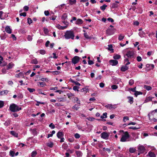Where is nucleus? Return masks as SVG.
<instances>
[{"label":"nucleus","instance_id":"f257e3e1","mask_svg":"<svg viewBox=\"0 0 157 157\" xmlns=\"http://www.w3.org/2000/svg\"><path fill=\"white\" fill-rule=\"evenodd\" d=\"M119 132L120 133L123 132L124 133V134L122 135L120 141L121 142L129 141L127 140L129 138L130 136L128 132L127 131L124 132L123 130H120Z\"/></svg>","mask_w":157,"mask_h":157},{"label":"nucleus","instance_id":"f03ea898","mask_svg":"<svg viewBox=\"0 0 157 157\" xmlns=\"http://www.w3.org/2000/svg\"><path fill=\"white\" fill-rule=\"evenodd\" d=\"M9 109L11 112H18L22 109L21 107H19L17 105L14 103H13L10 105Z\"/></svg>","mask_w":157,"mask_h":157},{"label":"nucleus","instance_id":"7ed1b4c3","mask_svg":"<svg viewBox=\"0 0 157 157\" xmlns=\"http://www.w3.org/2000/svg\"><path fill=\"white\" fill-rule=\"evenodd\" d=\"M64 36L67 39H71L73 40L75 37L74 32L71 30L67 31Z\"/></svg>","mask_w":157,"mask_h":157},{"label":"nucleus","instance_id":"20e7f679","mask_svg":"<svg viewBox=\"0 0 157 157\" xmlns=\"http://www.w3.org/2000/svg\"><path fill=\"white\" fill-rule=\"evenodd\" d=\"M110 135L109 132H103L101 134V137L104 139L108 140Z\"/></svg>","mask_w":157,"mask_h":157},{"label":"nucleus","instance_id":"39448f33","mask_svg":"<svg viewBox=\"0 0 157 157\" xmlns=\"http://www.w3.org/2000/svg\"><path fill=\"white\" fill-rule=\"evenodd\" d=\"M134 53L133 51H128L125 55L128 58L130 59L133 58L134 57Z\"/></svg>","mask_w":157,"mask_h":157},{"label":"nucleus","instance_id":"423d86ee","mask_svg":"<svg viewBox=\"0 0 157 157\" xmlns=\"http://www.w3.org/2000/svg\"><path fill=\"white\" fill-rule=\"evenodd\" d=\"M80 59V57L77 56H75L72 59V62L75 64H76L79 62Z\"/></svg>","mask_w":157,"mask_h":157},{"label":"nucleus","instance_id":"0eeeda50","mask_svg":"<svg viewBox=\"0 0 157 157\" xmlns=\"http://www.w3.org/2000/svg\"><path fill=\"white\" fill-rule=\"evenodd\" d=\"M145 150L144 147L142 145H139L138 147V151L140 153H143Z\"/></svg>","mask_w":157,"mask_h":157},{"label":"nucleus","instance_id":"6e6552de","mask_svg":"<svg viewBox=\"0 0 157 157\" xmlns=\"http://www.w3.org/2000/svg\"><path fill=\"white\" fill-rule=\"evenodd\" d=\"M109 63L111 65L113 66H116L118 64V61L116 60L111 59L109 61Z\"/></svg>","mask_w":157,"mask_h":157},{"label":"nucleus","instance_id":"1a4fd4ad","mask_svg":"<svg viewBox=\"0 0 157 157\" xmlns=\"http://www.w3.org/2000/svg\"><path fill=\"white\" fill-rule=\"evenodd\" d=\"M114 29H107L106 30V34H107L108 35H113V30Z\"/></svg>","mask_w":157,"mask_h":157},{"label":"nucleus","instance_id":"9d476101","mask_svg":"<svg viewBox=\"0 0 157 157\" xmlns=\"http://www.w3.org/2000/svg\"><path fill=\"white\" fill-rule=\"evenodd\" d=\"M105 107L109 109H115L116 107L115 106V105H113L111 104L107 105L105 106Z\"/></svg>","mask_w":157,"mask_h":157},{"label":"nucleus","instance_id":"9b49d317","mask_svg":"<svg viewBox=\"0 0 157 157\" xmlns=\"http://www.w3.org/2000/svg\"><path fill=\"white\" fill-rule=\"evenodd\" d=\"M46 145L49 147L52 148L54 145V143L52 141H49V140L48 142L46 143Z\"/></svg>","mask_w":157,"mask_h":157},{"label":"nucleus","instance_id":"f8f14e48","mask_svg":"<svg viewBox=\"0 0 157 157\" xmlns=\"http://www.w3.org/2000/svg\"><path fill=\"white\" fill-rule=\"evenodd\" d=\"M83 23V21L82 19H78L76 21V22L75 23L76 25H80L82 24Z\"/></svg>","mask_w":157,"mask_h":157},{"label":"nucleus","instance_id":"ddd939ff","mask_svg":"<svg viewBox=\"0 0 157 157\" xmlns=\"http://www.w3.org/2000/svg\"><path fill=\"white\" fill-rule=\"evenodd\" d=\"M5 31L7 33L9 34H10L12 33V30L10 28V26H7L5 28Z\"/></svg>","mask_w":157,"mask_h":157},{"label":"nucleus","instance_id":"4468645a","mask_svg":"<svg viewBox=\"0 0 157 157\" xmlns=\"http://www.w3.org/2000/svg\"><path fill=\"white\" fill-rule=\"evenodd\" d=\"M13 66H14V64L12 62L10 63L7 66L6 69L7 70H9L10 69L12 68Z\"/></svg>","mask_w":157,"mask_h":157},{"label":"nucleus","instance_id":"2eb2a0df","mask_svg":"<svg viewBox=\"0 0 157 157\" xmlns=\"http://www.w3.org/2000/svg\"><path fill=\"white\" fill-rule=\"evenodd\" d=\"M67 13H64L62 15L61 19L62 20H64L67 19Z\"/></svg>","mask_w":157,"mask_h":157},{"label":"nucleus","instance_id":"dca6fc26","mask_svg":"<svg viewBox=\"0 0 157 157\" xmlns=\"http://www.w3.org/2000/svg\"><path fill=\"white\" fill-rule=\"evenodd\" d=\"M128 69V67L127 66H122L121 69V70L122 71H127Z\"/></svg>","mask_w":157,"mask_h":157},{"label":"nucleus","instance_id":"f3484780","mask_svg":"<svg viewBox=\"0 0 157 157\" xmlns=\"http://www.w3.org/2000/svg\"><path fill=\"white\" fill-rule=\"evenodd\" d=\"M75 154L77 157L81 156L82 155V152L80 151H75Z\"/></svg>","mask_w":157,"mask_h":157},{"label":"nucleus","instance_id":"a211bd4d","mask_svg":"<svg viewBox=\"0 0 157 157\" xmlns=\"http://www.w3.org/2000/svg\"><path fill=\"white\" fill-rule=\"evenodd\" d=\"M64 134L62 132H59L57 134V136L59 138H61V137H63Z\"/></svg>","mask_w":157,"mask_h":157},{"label":"nucleus","instance_id":"6ab92c4d","mask_svg":"<svg viewBox=\"0 0 157 157\" xmlns=\"http://www.w3.org/2000/svg\"><path fill=\"white\" fill-rule=\"evenodd\" d=\"M128 102L129 103L131 104H132L133 102V98L132 97H128Z\"/></svg>","mask_w":157,"mask_h":157},{"label":"nucleus","instance_id":"aec40b11","mask_svg":"<svg viewBox=\"0 0 157 157\" xmlns=\"http://www.w3.org/2000/svg\"><path fill=\"white\" fill-rule=\"evenodd\" d=\"M154 97H147L146 98V99L145 100L144 102L147 103L149 101H152V99L154 98Z\"/></svg>","mask_w":157,"mask_h":157},{"label":"nucleus","instance_id":"412c9836","mask_svg":"<svg viewBox=\"0 0 157 157\" xmlns=\"http://www.w3.org/2000/svg\"><path fill=\"white\" fill-rule=\"evenodd\" d=\"M148 155L150 157H156V155H155L154 153L151 151L149 152L148 155Z\"/></svg>","mask_w":157,"mask_h":157},{"label":"nucleus","instance_id":"4be33fe9","mask_svg":"<svg viewBox=\"0 0 157 157\" xmlns=\"http://www.w3.org/2000/svg\"><path fill=\"white\" fill-rule=\"evenodd\" d=\"M147 68H149V69H152L154 68V66L153 64H147L146 65Z\"/></svg>","mask_w":157,"mask_h":157},{"label":"nucleus","instance_id":"5701e85b","mask_svg":"<svg viewBox=\"0 0 157 157\" xmlns=\"http://www.w3.org/2000/svg\"><path fill=\"white\" fill-rule=\"evenodd\" d=\"M24 73L23 72H21L19 73L18 74H17L15 75V77L17 78H20L21 77L24 76Z\"/></svg>","mask_w":157,"mask_h":157},{"label":"nucleus","instance_id":"b1692460","mask_svg":"<svg viewBox=\"0 0 157 157\" xmlns=\"http://www.w3.org/2000/svg\"><path fill=\"white\" fill-rule=\"evenodd\" d=\"M10 134H11L12 135L14 136L15 137H17L18 134L16 132L14 131H10Z\"/></svg>","mask_w":157,"mask_h":157},{"label":"nucleus","instance_id":"393cba45","mask_svg":"<svg viewBox=\"0 0 157 157\" xmlns=\"http://www.w3.org/2000/svg\"><path fill=\"white\" fill-rule=\"evenodd\" d=\"M121 58V56L117 54H115L113 56V58L115 59H118Z\"/></svg>","mask_w":157,"mask_h":157},{"label":"nucleus","instance_id":"a878e982","mask_svg":"<svg viewBox=\"0 0 157 157\" xmlns=\"http://www.w3.org/2000/svg\"><path fill=\"white\" fill-rule=\"evenodd\" d=\"M144 89L148 91L151 90L152 89V88L151 86L146 85H144Z\"/></svg>","mask_w":157,"mask_h":157},{"label":"nucleus","instance_id":"bb28decb","mask_svg":"<svg viewBox=\"0 0 157 157\" xmlns=\"http://www.w3.org/2000/svg\"><path fill=\"white\" fill-rule=\"evenodd\" d=\"M40 85V86L43 87L44 86H46V84L45 83L42 82H38V85L39 86Z\"/></svg>","mask_w":157,"mask_h":157},{"label":"nucleus","instance_id":"cd10ccee","mask_svg":"<svg viewBox=\"0 0 157 157\" xmlns=\"http://www.w3.org/2000/svg\"><path fill=\"white\" fill-rule=\"evenodd\" d=\"M11 121L10 120H7L4 123V124L5 126H8L10 124Z\"/></svg>","mask_w":157,"mask_h":157},{"label":"nucleus","instance_id":"c85d7f7f","mask_svg":"<svg viewBox=\"0 0 157 157\" xmlns=\"http://www.w3.org/2000/svg\"><path fill=\"white\" fill-rule=\"evenodd\" d=\"M84 37L86 39H90L92 38L91 36H89L87 33H84L83 34Z\"/></svg>","mask_w":157,"mask_h":157},{"label":"nucleus","instance_id":"c756f323","mask_svg":"<svg viewBox=\"0 0 157 157\" xmlns=\"http://www.w3.org/2000/svg\"><path fill=\"white\" fill-rule=\"evenodd\" d=\"M76 0H69V3L70 5H73L76 4Z\"/></svg>","mask_w":157,"mask_h":157},{"label":"nucleus","instance_id":"7c9ffc66","mask_svg":"<svg viewBox=\"0 0 157 157\" xmlns=\"http://www.w3.org/2000/svg\"><path fill=\"white\" fill-rule=\"evenodd\" d=\"M108 50L111 51L112 52H113V49L112 48L113 46L112 44H109L108 45Z\"/></svg>","mask_w":157,"mask_h":157},{"label":"nucleus","instance_id":"2f4dec72","mask_svg":"<svg viewBox=\"0 0 157 157\" xmlns=\"http://www.w3.org/2000/svg\"><path fill=\"white\" fill-rule=\"evenodd\" d=\"M136 151V149L133 147H130L129 149V151L131 153H134Z\"/></svg>","mask_w":157,"mask_h":157},{"label":"nucleus","instance_id":"473e14b6","mask_svg":"<svg viewBox=\"0 0 157 157\" xmlns=\"http://www.w3.org/2000/svg\"><path fill=\"white\" fill-rule=\"evenodd\" d=\"M31 63L32 64H36L38 63L37 60L36 59H33L31 61Z\"/></svg>","mask_w":157,"mask_h":157},{"label":"nucleus","instance_id":"72a5a7b5","mask_svg":"<svg viewBox=\"0 0 157 157\" xmlns=\"http://www.w3.org/2000/svg\"><path fill=\"white\" fill-rule=\"evenodd\" d=\"M118 5L116 3H113L112 4L111 8L113 9H115L117 8Z\"/></svg>","mask_w":157,"mask_h":157},{"label":"nucleus","instance_id":"f704fd0d","mask_svg":"<svg viewBox=\"0 0 157 157\" xmlns=\"http://www.w3.org/2000/svg\"><path fill=\"white\" fill-rule=\"evenodd\" d=\"M9 92V91L8 90H4L2 91L1 92V94L2 95H4V94H8Z\"/></svg>","mask_w":157,"mask_h":157},{"label":"nucleus","instance_id":"c9c22d12","mask_svg":"<svg viewBox=\"0 0 157 157\" xmlns=\"http://www.w3.org/2000/svg\"><path fill=\"white\" fill-rule=\"evenodd\" d=\"M139 35L140 37H142L144 36V35H145V33L143 31H141L139 33Z\"/></svg>","mask_w":157,"mask_h":157},{"label":"nucleus","instance_id":"e433bc0d","mask_svg":"<svg viewBox=\"0 0 157 157\" xmlns=\"http://www.w3.org/2000/svg\"><path fill=\"white\" fill-rule=\"evenodd\" d=\"M1 39L2 40H4L5 39L6 37V33H4L3 34H2L0 36Z\"/></svg>","mask_w":157,"mask_h":157},{"label":"nucleus","instance_id":"4c0bfd02","mask_svg":"<svg viewBox=\"0 0 157 157\" xmlns=\"http://www.w3.org/2000/svg\"><path fill=\"white\" fill-rule=\"evenodd\" d=\"M55 133V131L54 130H53L51 134H49L48 135L47 138H48L50 137H52L53 134Z\"/></svg>","mask_w":157,"mask_h":157},{"label":"nucleus","instance_id":"58836bf2","mask_svg":"<svg viewBox=\"0 0 157 157\" xmlns=\"http://www.w3.org/2000/svg\"><path fill=\"white\" fill-rule=\"evenodd\" d=\"M107 6V5L105 4H104L102 6L100 7V9L103 11H104L106 9V8Z\"/></svg>","mask_w":157,"mask_h":157},{"label":"nucleus","instance_id":"ea45409f","mask_svg":"<svg viewBox=\"0 0 157 157\" xmlns=\"http://www.w3.org/2000/svg\"><path fill=\"white\" fill-rule=\"evenodd\" d=\"M142 93L140 91H136L134 93V94L135 96L136 97L138 95L140 94H142Z\"/></svg>","mask_w":157,"mask_h":157},{"label":"nucleus","instance_id":"a19ab883","mask_svg":"<svg viewBox=\"0 0 157 157\" xmlns=\"http://www.w3.org/2000/svg\"><path fill=\"white\" fill-rule=\"evenodd\" d=\"M140 128V127H136L132 126V127H129L128 128L129 129H132L133 130H136V129H139Z\"/></svg>","mask_w":157,"mask_h":157},{"label":"nucleus","instance_id":"79ce46f5","mask_svg":"<svg viewBox=\"0 0 157 157\" xmlns=\"http://www.w3.org/2000/svg\"><path fill=\"white\" fill-rule=\"evenodd\" d=\"M37 154V152L36 151H33L31 153V156L32 157H35Z\"/></svg>","mask_w":157,"mask_h":157},{"label":"nucleus","instance_id":"37998d69","mask_svg":"<svg viewBox=\"0 0 157 157\" xmlns=\"http://www.w3.org/2000/svg\"><path fill=\"white\" fill-rule=\"evenodd\" d=\"M79 107L76 104L75 105L73 106L72 107V109H73L76 110H77L79 109Z\"/></svg>","mask_w":157,"mask_h":157},{"label":"nucleus","instance_id":"c03bdc74","mask_svg":"<svg viewBox=\"0 0 157 157\" xmlns=\"http://www.w3.org/2000/svg\"><path fill=\"white\" fill-rule=\"evenodd\" d=\"M10 155L12 157L14 156L15 155L14 151L12 150H10Z\"/></svg>","mask_w":157,"mask_h":157},{"label":"nucleus","instance_id":"a18cd8bd","mask_svg":"<svg viewBox=\"0 0 157 157\" xmlns=\"http://www.w3.org/2000/svg\"><path fill=\"white\" fill-rule=\"evenodd\" d=\"M67 96L68 98L70 99H71V98L74 95L71 93H68L67 94Z\"/></svg>","mask_w":157,"mask_h":157},{"label":"nucleus","instance_id":"49530a36","mask_svg":"<svg viewBox=\"0 0 157 157\" xmlns=\"http://www.w3.org/2000/svg\"><path fill=\"white\" fill-rule=\"evenodd\" d=\"M27 90L29 91L30 93H33L35 91V90L34 88H27Z\"/></svg>","mask_w":157,"mask_h":157},{"label":"nucleus","instance_id":"de8ad7c7","mask_svg":"<svg viewBox=\"0 0 157 157\" xmlns=\"http://www.w3.org/2000/svg\"><path fill=\"white\" fill-rule=\"evenodd\" d=\"M27 22L28 24L30 25L31 23H32L33 21L31 18L28 17L27 18Z\"/></svg>","mask_w":157,"mask_h":157},{"label":"nucleus","instance_id":"09e8293b","mask_svg":"<svg viewBox=\"0 0 157 157\" xmlns=\"http://www.w3.org/2000/svg\"><path fill=\"white\" fill-rule=\"evenodd\" d=\"M134 80L132 79H131L129 81L128 83L129 85L132 86L134 84Z\"/></svg>","mask_w":157,"mask_h":157},{"label":"nucleus","instance_id":"8fccbe9b","mask_svg":"<svg viewBox=\"0 0 157 157\" xmlns=\"http://www.w3.org/2000/svg\"><path fill=\"white\" fill-rule=\"evenodd\" d=\"M129 119V117L128 116H125L123 117V121L124 122H125L126 120H128Z\"/></svg>","mask_w":157,"mask_h":157},{"label":"nucleus","instance_id":"3c124183","mask_svg":"<svg viewBox=\"0 0 157 157\" xmlns=\"http://www.w3.org/2000/svg\"><path fill=\"white\" fill-rule=\"evenodd\" d=\"M51 73H52L53 75H57L59 74V72L58 71H53L51 72Z\"/></svg>","mask_w":157,"mask_h":157},{"label":"nucleus","instance_id":"603ef678","mask_svg":"<svg viewBox=\"0 0 157 157\" xmlns=\"http://www.w3.org/2000/svg\"><path fill=\"white\" fill-rule=\"evenodd\" d=\"M39 52L42 55H44L46 53V51L44 50H39Z\"/></svg>","mask_w":157,"mask_h":157},{"label":"nucleus","instance_id":"864d4df0","mask_svg":"<svg viewBox=\"0 0 157 157\" xmlns=\"http://www.w3.org/2000/svg\"><path fill=\"white\" fill-rule=\"evenodd\" d=\"M79 88V87H78L77 86H75L73 87V90H74L76 91L77 90V91H78L79 90H78V89Z\"/></svg>","mask_w":157,"mask_h":157},{"label":"nucleus","instance_id":"5fc2aeb1","mask_svg":"<svg viewBox=\"0 0 157 157\" xmlns=\"http://www.w3.org/2000/svg\"><path fill=\"white\" fill-rule=\"evenodd\" d=\"M118 88V86L115 85H113L111 86V88L113 90L117 89Z\"/></svg>","mask_w":157,"mask_h":157},{"label":"nucleus","instance_id":"6e6d98bb","mask_svg":"<svg viewBox=\"0 0 157 157\" xmlns=\"http://www.w3.org/2000/svg\"><path fill=\"white\" fill-rule=\"evenodd\" d=\"M124 36H122L121 35H120L119 36L118 39L120 40H121L124 39Z\"/></svg>","mask_w":157,"mask_h":157},{"label":"nucleus","instance_id":"4d7b16f0","mask_svg":"<svg viewBox=\"0 0 157 157\" xmlns=\"http://www.w3.org/2000/svg\"><path fill=\"white\" fill-rule=\"evenodd\" d=\"M37 103L36 104V106H39V104H44V102H41L40 101H36Z\"/></svg>","mask_w":157,"mask_h":157},{"label":"nucleus","instance_id":"13d9d810","mask_svg":"<svg viewBox=\"0 0 157 157\" xmlns=\"http://www.w3.org/2000/svg\"><path fill=\"white\" fill-rule=\"evenodd\" d=\"M80 135L78 133H76L75 135V137L76 139L79 138L80 137Z\"/></svg>","mask_w":157,"mask_h":157},{"label":"nucleus","instance_id":"bf43d9fd","mask_svg":"<svg viewBox=\"0 0 157 157\" xmlns=\"http://www.w3.org/2000/svg\"><path fill=\"white\" fill-rule=\"evenodd\" d=\"M49 127L51 128L52 129H54L55 128V125L52 123H51L49 125Z\"/></svg>","mask_w":157,"mask_h":157},{"label":"nucleus","instance_id":"052dcab7","mask_svg":"<svg viewBox=\"0 0 157 157\" xmlns=\"http://www.w3.org/2000/svg\"><path fill=\"white\" fill-rule=\"evenodd\" d=\"M24 10L25 11H27L29 9V7L28 6H24Z\"/></svg>","mask_w":157,"mask_h":157},{"label":"nucleus","instance_id":"680f3d73","mask_svg":"<svg viewBox=\"0 0 157 157\" xmlns=\"http://www.w3.org/2000/svg\"><path fill=\"white\" fill-rule=\"evenodd\" d=\"M75 100H76L77 103L78 104H80V101L79 100L78 98L77 97H75L74 98Z\"/></svg>","mask_w":157,"mask_h":157},{"label":"nucleus","instance_id":"e2e57ef3","mask_svg":"<svg viewBox=\"0 0 157 157\" xmlns=\"http://www.w3.org/2000/svg\"><path fill=\"white\" fill-rule=\"evenodd\" d=\"M4 105V103L3 101H0V108H2Z\"/></svg>","mask_w":157,"mask_h":157},{"label":"nucleus","instance_id":"0e129e2a","mask_svg":"<svg viewBox=\"0 0 157 157\" xmlns=\"http://www.w3.org/2000/svg\"><path fill=\"white\" fill-rule=\"evenodd\" d=\"M27 38L28 40H29V41H31L32 40V39H33L32 36H31L29 35L28 36Z\"/></svg>","mask_w":157,"mask_h":157},{"label":"nucleus","instance_id":"69168bd1","mask_svg":"<svg viewBox=\"0 0 157 157\" xmlns=\"http://www.w3.org/2000/svg\"><path fill=\"white\" fill-rule=\"evenodd\" d=\"M44 14L46 16H48L50 13L48 11V10H45L44 12Z\"/></svg>","mask_w":157,"mask_h":157},{"label":"nucleus","instance_id":"338daca9","mask_svg":"<svg viewBox=\"0 0 157 157\" xmlns=\"http://www.w3.org/2000/svg\"><path fill=\"white\" fill-rule=\"evenodd\" d=\"M20 15L21 16H23L25 17L26 16V12L22 13L20 14Z\"/></svg>","mask_w":157,"mask_h":157},{"label":"nucleus","instance_id":"774afa93","mask_svg":"<svg viewBox=\"0 0 157 157\" xmlns=\"http://www.w3.org/2000/svg\"><path fill=\"white\" fill-rule=\"evenodd\" d=\"M136 59H137V60L138 62H140V61H141V60H142V58L140 56H138L136 57Z\"/></svg>","mask_w":157,"mask_h":157}]
</instances>
